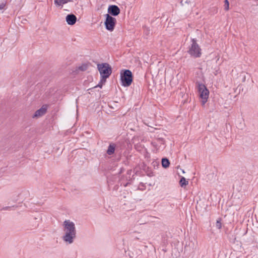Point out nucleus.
<instances>
[{"label":"nucleus","instance_id":"f257e3e1","mask_svg":"<svg viewBox=\"0 0 258 258\" xmlns=\"http://www.w3.org/2000/svg\"><path fill=\"white\" fill-rule=\"evenodd\" d=\"M63 226L64 234L62 239L64 242L71 244L74 242V239L76 236L75 225L70 220H66L63 222Z\"/></svg>","mask_w":258,"mask_h":258},{"label":"nucleus","instance_id":"f03ea898","mask_svg":"<svg viewBox=\"0 0 258 258\" xmlns=\"http://www.w3.org/2000/svg\"><path fill=\"white\" fill-rule=\"evenodd\" d=\"M97 68L101 77V82H105L106 78H108L112 73V69L107 63H103L97 64Z\"/></svg>","mask_w":258,"mask_h":258},{"label":"nucleus","instance_id":"7ed1b4c3","mask_svg":"<svg viewBox=\"0 0 258 258\" xmlns=\"http://www.w3.org/2000/svg\"><path fill=\"white\" fill-rule=\"evenodd\" d=\"M133 75L129 70H123L120 72L121 84L124 87L130 86L133 82Z\"/></svg>","mask_w":258,"mask_h":258},{"label":"nucleus","instance_id":"20e7f679","mask_svg":"<svg viewBox=\"0 0 258 258\" xmlns=\"http://www.w3.org/2000/svg\"><path fill=\"white\" fill-rule=\"evenodd\" d=\"M187 52L190 56L195 58L200 57L201 56V49L196 39H191V44L189 46Z\"/></svg>","mask_w":258,"mask_h":258},{"label":"nucleus","instance_id":"39448f33","mask_svg":"<svg viewBox=\"0 0 258 258\" xmlns=\"http://www.w3.org/2000/svg\"><path fill=\"white\" fill-rule=\"evenodd\" d=\"M197 84L198 85L200 96L202 99V103L204 105L207 101V99L209 97V92L204 84L200 83H197Z\"/></svg>","mask_w":258,"mask_h":258},{"label":"nucleus","instance_id":"423d86ee","mask_svg":"<svg viewBox=\"0 0 258 258\" xmlns=\"http://www.w3.org/2000/svg\"><path fill=\"white\" fill-rule=\"evenodd\" d=\"M105 17L106 19L104 22L105 28L107 30L111 32L114 29L116 20L108 14L105 15Z\"/></svg>","mask_w":258,"mask_h":258},{"label":"nucleus","instance_id":"0eeeda50","mask_svg":"<svg viewBox=\"0 0 258 258\" xmlns=\"http://www.w3.org/2000/svg\"><path fill=\"white\" fill-rule=\"evenodd\" d=\"M108 14H110L113 16H116L120 13V9L118 6L116 5H110L108 8Z\"/></svg>","mask_w":258,"mask_h":258},{"label":"nucleus","instance_id":"6e6552de","mask_svg":"<svg viewBox=\"0 0 258 258\" xmlns=\"http://www.w3.org/2000/svg\"><path fill=\"white\" fill-rule=\"evenodd\" d=\"M47 106L43 105L40 109H38L33 115V117H39L43 115L46 112Z\"/></svg>","mask_w":258,"mask_h":258},{"label":"nucleus","instance_id":"1a4fd4ad","mask_svg":"<svg viewBox=\"0 0 258 258\" xmlns=\"http://www.w3.org/2000/svg\"><path fill=\"white\" fill-rule=\"evenodd\" d=\"M77 21V17L74 14H69L66 17V21L69 25L75 24Z\"/></svg>","mask_w":258,"mask_h":258},{"label":"nucleus","instance_id":"9d476101","mask_svg":"<svg viewBox=\"0 0 258 258\" xmlns=\"http://www.w3.org/2000/svg\"><path fill=\"white\" fill-rule=\"evenodd\" d=\"M116 145L115 144H110L106 151V153L108 155H112L115 151Z\"/></svg>","mask_w":258,"mask_h":258},{"label":"nucleus","instance_id":"9b49d317","mask_svg":"<svg viewBox=\"0 0 258 258\" xmlns=\"http://www.w3.org/2000/svg\"><path fill=\"white\" fill-rule=\"evenodd\" d=\"M73 0H54V4L57 6H62L63 5L68 3V2H72Z\"/></svg>","mask_w":258,"mask_h":258},{"label":"nucleus","instance_id":"f8f14e48","mask_svg":"<svg viewBox=\"0 0 258 258\" xmlns=\"http://www.w3.org/2000/svg\"><path fill=\"white\" fill-rule=\"evenodd\" d=\"M170 164L169 161L167 158H163L162 159V165L164 168H167L169 167Z\"/></svg>","mask_w":258,"mask_h":258},{"label":"nucleus","instance_id":"ddd939ff","mask_svg":"<svg viewBox=\"0 0 258 258\" xmlns=\"http://www.w3.org/2000/svg\"><path fill=\"white\" fill-rule=\"evenodd\" d=\"M179 183L181 187H184L188 184V181H187L184 177H182L180 178Z\"/></svg>","mask_w":258,"mask_h":258},{"label":"nucleus","instance_id":"4468645a","mask_svg":"<svg viewBox=\"0 0 258 258\" xmlns=\"http://www.w3.org/2000/svg\"><path fill=\"white\" fill-rule=\"evenodd\" d=\"M88 69V66L87 64H84L82 66L79 67L78 70L81 71H86Z\"/></svg>","mask_w":258,"mask_h":258},{"label":"nucleus","instance_id":"2eb2a0df","mask_svg":"<svg viewBox=\"0 0 258 258\" xmlns=\"http://www.w3.org/2000/svg\"><path fill=\"white\" fill-rule=\"evenodd\" d=\"M229 9V3L228 0L224 1V10L228 11Z\"/></svg>","mask_w":258,"mask_h":258},{"label":"nucleus","instance_id":"dca6fc26","mask_svg":"<svg viewBox=\"0 0 258 258\" xmlns=\"http://www.w3.org/2000/svg\"><path fill=\"white\" fill-rule=\"evenodd\" d=\"M216 227L220 229L222 227V223L221 222V220L220 219H218L216 223Z\"/></svg>","mask_w":258,"mask_h":258},{"label":"nucleus","instance_id":"f3484780","mask_svg":"<svg viewBox=\"0 0 258 258\" xmlns=\"http://www.w3.org/2000/svg\"><path fill=\"white\" fill-rule=\"evenodd\" d=\"M143 29H144V33L146 35H148L150 33V31L149 28H148L146 26H144L143 27Z\"/></svg>","mask_w":258,"mask_h":258},{"label":"nucleus","instance_id":"a211bd4d","mask_svg":"<svg viewBox=\"0 0 258 258\" xmlns=\"http://www.w3.org/2000/svg\"><path fill=\"white\" fill-rule=\"evenodd\" d=\"M6 6V4L4 3L0 4V10L3 9Z\"/></svg>","mask_w":258,"mask_h":258},{"label":"nucleus","instance_id":"6ab92c4d","mask_svg":"<svg viewBox=\"0 0 258 258\" xmlns=\"http://www.w3.org/2000/svg\"><path fill=\"white\" fill-rule=\"evenodd\" d=\"M11 208V207H4V208H3V210H9V209H10Z\"/></svg>","mask_w":258,"mask_h":258},{"label":"nucleus","instance_id":"aec40b11","mask_svg":"<svg viewBox=\"0 0 258 258\" xmlns=\"http://www.w3.org/2000/svg\"><path fill=\"white\" fill-rule=\"evenodd\" d=\"M98 87H99L100 88H101L102 86V84H99L98 85H97Z\"/></svg>","mask_w":258,"mask_h":258}]
</instances>
